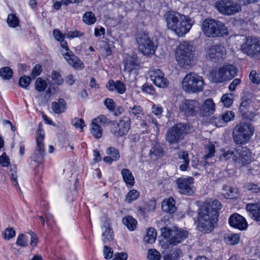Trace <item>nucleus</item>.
Instances as JSON below:
<instances>
[{
	"mask_svg": "<svg viewBox=\"0 0 260 260\" xmlns=\"http://www.w3.org/2000/svg\"><path fill=\"white\" fill-rule=\"evenodd\" d=\"M220 202L214 200L211 203H204L199 211L198 228L199 231L205 232H211L214 228V224L217 221L218 211L221 209Z\"/></svg>",
	"mask_w": 260,
	"mask_h": 260,
	"instance_id": "obj_1",
	"label": "nucleus"
},
{
	"mask_svg": "<svg viewBox=\"0 0 260 260\" xmlns=\"http://www.w3.org/2000/svg\"><path fill=\"white\" fill-rule=\"evenodd\" d=\"M163 237L160 243L164 249L169 248V245H176L184 240L188 235L187 231L181 228L173 227L171 229L167 228L161 229Z\"/></svg>",
	"mask_w": 260,
	"mask_h": 260,
	"instance_id": "obj_2",
	"label": "nucleus"
},
{
	"mask_svg": "<svg viewBox=\"0 0 260 260\" xmlns=\"http://www.w3.org/2000/svg\"><path fill=\"white\" fill-rule=\"evenodd\" d=\"M222 160L232 159L235 163L241 166L249 164L252 161L251 152L247 147H237L234 149L224 151L220 156Z\"/></svg>",
	"mask_w": 260,
	"mask_h": 260,
	"instance_id": "obj_3",
	"label": "nucleus"
},
{
	"mask_svg": "<svg viewBox=\"0 0 260 260\" xmlns=\"http://www.w3.org/2000/svg\"><path fill=\"white\" fill-rule=\"evenodd\" d=\"M202 29L208 37H221L229 35L228 29L223 23L212 19H206L203 21Z\"/></svg>",
	"mask_w": 260,
	"mask_h": 260,
	"instance_id": "obj_4",
	"label": "nucleus"
},
{
	"mask_svg": "<svg viewBox=\"0 0 260 260\" xmlns=\"http://www.w3.org/2000/svg\"><path fill=\"white\" fill-rule=\"evenodd\" d=\"M205 85L203 77L193 72L186 74L181 82L182 89L189 93H196L202 91Z\"/></svg>",
	"mask_w": 260,
	"mask_h": 260,
	"instance_id": "obj_5",
	"label": "nucleus"
},
{
	"mask_svg": "<svg viewBox=\"0 0 260 260\" xmlns=\"http://www.w3.org/2000/svg\"><path fill=\"white\" fill-rule=\"evenodd\" d=\"M195 47L188 41H182L177 47L176 58L179 64L189 65L196 58Z\"/></svg>",
	"mask_w": 260,
	"mask_h": 260,
	"instance_id": "obj_6",
	"label": "nucleus"
},
{
	"mask_svg": "<svg viewBox=\"0 0 260 260\" xmlns=\"http://www.w3.org/2000/svg\"><path fill=\"white\" fill-rule=\"evenodd\" d=\"M214 67L209 71L208 78L213 83H219L233 79L237 73L235 66Z\"/></svg>",
	"mask_w": 260,
	"mask_h": 260,
	"instance_id": "obj_7",
	"label": "nucleus"
},
{
	"mask_svg": "<svg viewBox=\"0 0 260 260\" xmlns=\"http://www.w3.org/2000/svg\"><path fill=\"white\" fill-rule=\"evenodd\" d=\"M136 39L138 49L143 54L150 55L154 53L156 45L148 32L145 31L138 32L136 35Z\"/></svg>",
	"mask_w": 260,
	"mask_h": 260,
	"instance_id": "obj_8",
	"label": "nucleus"
},
{
	"mask_svg": "<svg viewBox=\"0 0 260 260\" xmlns=\"http://www.w3.org/2000/svg\"><path fill=\"white\" fill-rule=\"evenodd\" d=\"M253 127L249 123L242 122L237 125L234 132V140L236 144H244L249 141L254 133Z\"/></svg>",
	"mask_w": 260,
	"mask_h": 260,
	"instance_id": "obj_9",
	"label": "nucleus"
},
{
	"mask_svg": "<svg viewBox=\"0 0 260 260\" xmlns=\"http://www.w3.org/2000/svg\"><path fill=\"white\" fill-rule=\"evenodd\" d=\"M217 11L225 15H232L241 10L240 5L230 0H219L215 4Z\"/></svg>",
	"mask_w": 260,
	"mask_h": 260,
	"instance_id": "obj_10",
	"label": "nucleus"
},
{
	"mask_svg": "<svg viewBox=\"0 0 260 260\" xmlns=\"http://www.w3.org/2000/svg\"><path fill=\"white\" fill-rule=\"evenodd\" d=\"M193 24L194 21L192 19L183 14L171 30L178 37H183L189 31Z\"/></svg>",
	"mask_w": 260,
	"mask_h": 260,
	"instance_id": "obj_11",
	"label": "nucleus"
},
{
	"mask_svg": "<svg viewBox=\"0 0 260 260\" xmlns=\"http://www.w3.org/2000/svg\"><path fill=\"white\" fill-rule=\"evenodd\" d=\"M241 50L248 55L260 56V38H247L241 46Z\"/></svg>",
	"mask_w": 260,
	"mask_h": 260,
	"instance_id": "obj_12",
	"label": "nucleus"
},
{
	"mask_svg": "<svg viewBox=\"0 0 260 260\" xmlns=\"http://www.w3.org/2000/svg\"><path fill=\"white\" fill-rule=\"evenodd\" d=\"M131 119L124 116L121 118L111 128V133L116 137H121L127 135L131 128Z\"/></svg>",
	"mask_w": 260,
	"mask_h": 260,
	"instance_id": "obj_13",
	"label": "nucleus"
},
{
	"mask_svg": "<svg viewBox=\"0 0 260 260\" xmlns=\"http://www.w3.org/2000/svg\"><path fill=\"white\" fill-rule=\"evenodd\" d=\"M200 104L198 101L186 100L181 101L180 103L179 111L186 116H194L198 114Z\"/></svg>",
	"mask_w": 260,
	"mask_h": 260,
	"instance_id": "obj_14",
	"label": "nucleus"
},
{
	"mask_svg": "<svg viewBox=\"0 0 260 260\" xmlns=\"http://www.w3.org/2000/svg\"><path fill=\"white\" fill-rule=\"evenodd\" d=\"M186 126L182 123L175 125L166 134V140L170 144L177 143L182 139L185 133Z\"/></svg>",
	"mask_w": 260,
	"mask_h": 260,
	"instance_id": "obj_15",
	"label": "nucleus"
},
{
	"mask_svg": "<svg viewBox=\"0 0 260 260\" xmlns=\"http://www.w3.org/2000/svg\"><path fill=\"white\" fill-rule=\"evenodd\" d=\"M194 179L191 177H180L176 180L178 191L182 194L191 195L193 192Z\"/></svg>",
	"mask_w": 260,
	"mask_h": 260,
	"instance_id": "obj_16",
	"label": "nucleus"
},
{
	"mask_svg": "<svg viewBox=\"0 0 260 260\" xmlns=\"http://www.w3.org/2000/svg\"><path fill=\"white\" fill-rule=\"evenodd\" d=\"M150 77L153 83L157 87L166 88L169 85L168 79L164 77V73L160 70L156 69L149 72Z\"/></svg>",
	"mask_w": 260,
	"mask_h": 260,
	"instance_id": "obj_17",
	"label": "nucleus"
},
{
	"mask_svg": "<svg viewBox=\"0 0 260 260\" xmlns=\"http://www.w3.org/2000/svg\"><path fill=\"white\" fill-rule=\"evenodd\" d=\"M229 223L231 226L241 231L246 229L248 226L245 218L238 213L230 216Z\"/></svg>",
	"mask_w": 260,
	"mask_h": 260,
	"instance_id": "obj_18",
	"label": "nucleus"
},
{
	"mask_svg": "<svg viewBox=\"0 0 260 260\" xmlns=\"http://www.w3.org/2000/svg\"><path fill=\"white\" fill-rule=\"evenodd\" d=\"M181 14L174 11H168L163 16V18L166 22V25L169 29L174 28L175 24L177 23L182 16Z\"/></svg>",
	"mask_w": 260,
	"mask_h": 260,
	"instance_id": "obj_19",
	"label": "nucleus"
},
{
	"mask_svg": "<svg viewBox=\"0 0 260 260\" xmlns=\"http://www.w3.org/2000/svg\"><path fill=\"white\" fill-rule=\"evenodd\" d=\"M106 117L104 116H100L92 121L91 124L90 132L95 138H100L103 134V129L100 123L105 122Z\"/></svg>",
	"mask_w": 260,
	"mask_h": 260,
	"instance_id": "obj_20",
	"label": "nucleus"
},
{
	"mask_svg": "<svg viewBox=\"0 0 260 260\" xmlns=\"http://www.w3.org/2000/svg\"><path fill=\"white\" fill-rule=\"evenodd\" d=\"M215 104L211 99L206 100L200 107L198 113L201 116H208L215 111Z\"/></svg>",
	"mask_w": 260,
	"mask_h": 260,
	"instance_id": "obj_21",
	"label": "nucleus"
},
{
	"mask_svg": "<svg viewBox=\"0 0 260 260\" xmlns=\"http://www.w3.org/2000/svg\"><path fill=\"white\" fill-rule=\"evenodd\" d=\"M109 90H116L119 94H123L126 91V86L123 82L117 81L115 82L113 80H110L106 85Z\"/></svg>",
	"mask_w": 260,
	"mask_h": 260,
	"instance_id": "obj_22",
	"label": "nucleus"
},
{
	"mask_svg": "<svg viewBox=\"0 0 260 260\" xmlns=\"http://www.w3.org/2000/svg\"><path fill=\"white\" fill-rule=\"evenodd\" d=\"M246 208L252 218L256 221H260V206L258 204H248Z\"/></svg>",
	"mask_w": 260,
	"mask_h": 260,
	"instance_id": "obj_23",
	"label": "nucleus"
},
{
	"mask_svg": "<svg viewBox=\"0 0 260 260\" xmlns=\"http://www.w3.org/2000/svg\"><path fill=\"white\" fill-rule=\"evenodd\" d=\"M178 156L180 159L178 162L180 164L179 166L180 170L181 171H187L190 162L188 152L186 151H180L178 153Z\"/></svg>",
	"mask_w": 260,
	"mask_h": 260,
	"instance_id": "obj_24",
	"label": "nucleus"
},
{
	"mask_svg": "<svg viewBox=\"0 0 260 260\" xmlns=\"http://www.w3.org/2000/svg\"><path fill=\"white\" fill-rule=\"evenodd\" d=\"M161 208L166 213H174L176 211L175 200L173 198L164 199L161 204Z\"/></svg>",
	"mask_w": 260,
	"mask_h": 260,
	"instance_id": "obj_25",
	"label": "nucleus"
},
{
	"mask_svg": "<svg viewBox=\"0 0 260 260\" xmlns=\"http://www.w3.org/2000/svg\"><path fill=\"white\" fill-rule=\"evenodd\" d=\"M224 52V48L222 45H215L211 47L208 54L211 59L219 58L222 57Z\"/></svg>",
	"mask_w": 260,
	"mask_h": 260,
	"instance_id": "obj_26",
	"label": "nucleus"
},
{
	"mask_svg": "<svg viewBox=\"0 0 260 260\" xmlns=\"http://www.w3.org/2000/svg\"><path fill=\"white\" fill-rule=\"evenodd\" d=\"M222 196L226 199H236L239 196V192L237 188L229 186H224L222 191Z\"/></svg>",
	"mask_w": 260,
	"mask_h": 260,
	"instance_id": "obj_27",
	"label": "nucleus"
},
{
	"mask_svg": "<svg viewBox=\"0 0 260 260\" xmlns=\"http://www.w3.org/2000/svg\"><path fill=\"white\" fill-rule=\"evenodd\" d=\"M163 155L162 147L159 143H155L153 145L149 152V156L152 160H156Z\"/></svg>",
	"mask_w": 260,
	"mask_h": 260,
	"instance_id": "obj_28",
	"label": "nucleus"
},
{
	"mask_svg": "<svg viewBox=\"0 0 260 260\" xmlns=\"http://www.w3.org/2000/svg\"><path fill=\"white\" fill-rule=\"evenodd\" d=\"M140 125L143 127L151 126L154 125V131L156 133H158L159 124H158L156 119L150 115H147L145 116V120L140 123Z\"/></svg>",
	"mask_w": 260,
	"mask_h": 260,
	"instance_id": "obj_29",
	"label": "nucleus"
},
{
	"mask_svg": "<svg viewBox=\"0 0 260 260\" xmlns=\"http://www.w3.org/2000/svg\"><path fill=\"white\" fill-rule=\"evenodd\" d=\"M216 143V142L213 143L209 141L208 143L205 146V155L203 157L205 160V166H206L207 164L206 160L209 158L212 157L214 156L215 152Z\"/></svg>",
	"mask_w": 260,
	"mask_h": 260,
	"instance_id": "obj_30",
	"label": "nucleus"
},
{
	"mask_svg": "<svg viewBox=\"0 0 260 260\" xmlns=\"http://www.w3.org/2000/svg\"><path fill=\"white\" fill-rule=\"evenodd\" d=\"M121 173L123 181L128 187H131L134 185L135 178L130 170L127 169H123L121 170Z\"/></svg>",
	"mask_w": 260,
	"mask_h": 260,
	"instance_id": "obj_31",
	"label": "nucleus"
},
{
	"mask_svg": "<svg viewBox=\"0 0 260 260\" xmlns=\"http://www.w3.org/2000/svg\"><path fill=\"white\" fill-rule=\"evenodd\" d=\"M31 159L38 164L42 163L44 159V146H41L40 148H38V146H37L36 150L31 156Z\"/></svg>",
	"mask_w": 260,
	"mask_h": 260,
	"instance_id": "obj_32",
	"label": "nucleus"
},
{
	"mask_svg": "<svg viewBox=\"0 0 260 260\" xmlns=\"http://www.w3.org/2000/svg\"><path fill=\"white\" fill-rule=\"evenodd\" d=\"M67 104L63 99H59L57 102H53L52 104L53 111L57 114L65 112Z\"/></svg>",
	"mask_w": 260,
	"mask_h": 260,
	"instance_id": "obj_33",
	"label": "nucleus"
},
{
	"mask_svg": "<svg viewBox=\"0 0 260 260\" xmlns=\"http://www.w3.org/2000/svg\"><path fill=\"white\" fill-rule=\"evenodd\" d=\"M240 239V236L238 234H225L224 237V242L230 245H234L237 244Z\"/></svg>",
	"mask_w": 260,
	"mask_h": 260,
	"instance_id": "obj_34",
	"label": "nucleus"
},
{
	"mask_svg": "<svg viewBox=\"0 0 260 260\" xmlns=\"http://www.w3.org/2000/svg\"><path fill=\"white\" fill-rule=\"evenodd\" d=\"M156 237V230L154 228H150L147 230L146 234L144 237V240L146 243L151 244L155 241Z\"/></svg>",
	"mask_w": 260,
	"mask_h": 260,
	"instance_id": "obj_35",
	"label": "nucleus"
},
{
	"mask_svg": "<svg viewBox=\"0 0 260 260\" xmlns=\"http://www.w3.org/2000/svg\"><path fill=\"white\" fill-rule=\"evenodd\" d=\"M122 222L129 231H134L136 228L137 221L132 216H127L124 217L123 218Z\"/></svg>",
	"mask_w": 260,
	"mask_h": 260,
	"instance_id": "obj_36",
	"label": "nucleus"
},
{
	"mask_svg": "<svg viewBox=\"0 0 260 260\" xmlns=\"http://www.w3.org/2000/svg\"><path fill=\"white\" fill-rule=\"evenodd\" d=\"M48 86V83L46 80H44L41 77L37 78L36 80L35 87V89L38 92H43L45 90Z\"/></svg>",
	"mask_w": 260,
	"mask_h": 260,
	"instance_id": "obj_37",
	"label": "nucleus"
},
{
	"mask_svg": "<svg viewBox=\"0 0 260 260\" xmlns=\"http://www.w3.org/2000/svg\"><path fill=\"white\" fill-rule=\"evenodd\" d=\"M64 56L70 65H82L83 64L79 58L74 54L66 53Z\"/></svg>",
	"mask_w": 260,
	"mask_h": 260,
	"instance_id": "obj_38",
	"label": "nucleus"
},
{
	"mask_svg": "<svg viewBox=\"0 0 260 260\" xmlns=\"http://www.w3.org/2000/svg\"><path fill=\"white\" fill-rule=\"evenodd\" d=\"M251 103L252 102L250 100H246L242 102L239 107V109L243 115H246L247 111L250 112H252L251 106Z\"/></svg>",
	"mask_w": 260,
	"mask_h": 260,
	"instance_id": "obj_39",
	"label": "nucleus"
},
{
	"mask_svg": "<svg viewBox=\"0 0 260 260\" xmlns=\"http://www.w3.org/2000/svg\"><path fill=\"white\" fill-rule=\"evenodd\" d=\"M12 70L8 66L0 69V76L5 80H9L13 76Z\"/></svg>",
	"mask_w": 260,
	"mask_h": 260,
	"instance_id": "obj_40",
	"label": "nucleus"
},
{
	"mask_svg": "<svg viewBox=\"0 0 260 260\" xmlns=\"http://www.w3.org/2000/svg\"><path fill=\"white\" fill-rule=\"evenodd\" d=\"M7 22L8 25L11 27H16L19 25L20 21L16 14H10L8 16Z\"/></svg>",
	"mask_w": 260,
	"mask_h": 260,
	"instance_id": "obj_41",
	"label": "nucleus"
},
{
	"mask_svg": "<svg viewBox=\"0 0 260 260\" xmlns=\"http://www.w3.org/2000/svg\"><path fill=\"white\" fill-rule=\"evenodd\" d=\"M102 231L103 241L104 243L110 241L113 239L112 232L109 227L104 226L102 228Z\"/></svg>",
	"mask_w": 260,
	"mask_h": 260,
	"instance_id": "obj_42",
	"label": "nucleus"
},
{
	"mask_svg": "<svg viewBox=\"0 0 260 260\" xmlns=\"http://www.w3.org/2000/svg\"><path fill=\"white\" fill-rule=\"evenodd\" d=\"M45 138V132L44 130L40 127L36 132V142L38 148L41 146H44L43 141Z\"/></svg>",
	"mask_w": 260,
	"mask_h": 260,
	"instance_id": "obj_43",
	"label": "nucleus"
},
{
	"mask_svg": "<svg viewBox=\"0 0 260 260\" xmlns=\"http://www.w3.org/2000/svg\"><path fill=\"white\" fill-rule=\"evenodd\" d=\"M83 20L86 24L91 25L95 22L96 19L92 12H86L83 16Z\"/></svg>",
	"mask_w": 260,
	"mask_h": 260,
	"instance_id": "obj_44",
	"label": "nucleus"
},
{
	"mask_svg": "<svg viewBox=\"0 0 260 260\" xmlns=\"http://www.w3.org/2000/svg\"><path fill=\"white\" fill-rule=\"evenodd\" d=\"M210 122L216 127H223L225 125L222 120V116L219 115L212 116L210 119Z\"/></svg>",
	"mask_w": 260,
	"mask_h": 260,
	"instance_id": "obj_45",
	"label": "nucleus"
},
{
	"mask_svg": "<svg viewBox=\"0 0 260 260\" xmlns=\"http://www.w3.org/2000/svg\"><path fill=\"white\" fill-rule=\"evenodd\" d=\"M124 65H138L137 55L133 53L132 55L126 54L124 57Z\"/></svg>",
	"mask_w": 260,
	"mask_h": 260,
	"instance_id": "obj_46",
	"label": "nucleus"
},
{
	"mask_svg": "<svg viewBox=\"0 0 260 260\" xmlns=\"http://www.w3.org/2000/svg\"><path fill=\"white\" fill-rule=\"evenodd\" d=\"M234 95L232 93H225L221 98V102L224 106L230 107L233 103Z\"/></svg>",
	"mask_w": 260,
	"mask_h": 260,
	"instance_id": "obj_47",
	"label": "nucleus"
},
{
	"mask_svg": "<svg viewBox=\"0 0 260 260\" xmlns=\"http://www.w3.org/2000/svg\"><path fill=\"white\" fill-rule=\"evenodd\" d=\"M139 197V192L136 189L130 190L125 197V201L131 203L136 200Z\"/></svg>",
	"mask_w": 260,
	"mask_h": 260,
	"instance_id": "obj_48",
	"label": "nucleus"
},
{
	"mask_svg": "<svg viewBox=\"0 0 260 260\" xmlns=\"http://www.w3.org/2000/svg\"><path fill=\"white\" fill-rule=\"evenodd\" d=\"M16 235V232L13 228H8L3 233V237L5 239L9 240L14 237Z\"/></svg>",
	"mask_w": 260,
	"mask_h": 260,
	"instance_id": "obj_49",
	"label": "nucleus"
},
{
	"mask_svg": "<svg viewBox=\"0 0 260 260\" xmlns=\"http://www.w3.org/2000/svg\"><path fill=\"white\" fill-rule=\"evenodd\" d=\"M222 120L225 124L234 120L235 113L232 111H226L222 114Z\"/></svg>",
	"mask_w": 260,
	"mask_h": 260,
	"instance_id": "obj_50",
	"label": "nucleus"
},
{
	"mask_svg": "<svg viewBox=\"0 0 260 260\" xmlns=\"http://www.w3.org/2000/svg\"><path fill=\"white\" fill-rule=\"evenodd\" d=\"M147 257L149 260H159L160 253L155 249H149L147 252Z\"/></svg>",
	"mask_w": 260,
	"mask_h": 260,
	"instance_id": "obj_51",
	"label": "nucleus"
},
{
	"mask_svg": "<svg viewBox=\"0 0 260 260\" xmlns=\"http://www.w3.org/2000/svg\"><path fill=\"white\" fill-rule=\"evenodd\" d=\"M129 112L131 114L139 117L140 115H143V110L142 107L138 105H135L132 108H129Z\"/></svg>",
	"mask_w": 260,
	"mask_h": 260,
	"instance_id": "obj_52",
	"label": "nucleus"
},
{
	"mask_svg": "<svg viewBox=\"0 0 260 260\" xmlns=\"http://www.w3.org/2000/svg\"><path fill=\"white\" fill-rule=\"evenodd\" d=\"M31 82V79L29 76H23L19 80V84L20 87L26 89Z\"/></svg>",
	"mask_w": 260,
	"mask_h": 260,
	"instance_id": "obj_53",
	"label": "nucleus"
},
{
	"mask_svg": "<svg viewBox=\"0 0 260 260\" xmlns=\"http://www.w3.org/2000/svg\"><path fill=\"white\" fill-rule=\"evenodd\" d=\"M249 77L253 84H259L260 83V73H257L256 71H251Z\"/></svg>",
	"mask_w": 260,
	"mask_h": 260,
	"instance_id": "obj_54",
	"label": "nucleus"
},
{
	"mask_svg": "<svg viewBox=\"0 0 260 260\" xmlns=\"http://www.w3.org/2000/svg\"><path fill=\"white\" fill-rule=\"evenodd\" d=\"M51 78L55 84L60 85L63 83V79L61 75L57 71H53L51 74Z\"/></svg>",
	"mask_w": 260,
	"mask_h": 260,
	"instance_id": "obj_55",
	"label": "nucleus"
},
{
	"mask_svg": "<svg viewBox=\"0 0 260 260\" xmlns=\"http://www.w3.org/2000/svg\"><path fill=\"white\" fill-rule=\"evenodd\" d=\"M244 188L250 190L253 192L258 193L260 192V187L258 185L254 184L252 182H248L244 184Z\"/></svg>",
	"mask_w": 260,
	"mask_h": 260,
	"instance_id": "obj_56",
	"label": "nucleus"
},
{
	"mask_svg": "<svg viewBox=\"0 0 260 260\" xmlns=\"http://www.w3.org/2000/svg\"><path fill=\"white\" fill-rule=\"evenodd\" d=\"M180 253V250H173L171 253L165 256L164 260H177V258L179 256Z\"/></svg>",
	"mask_w": 260,
	"mask_h": 260,
	"instance_id": "obj_57",
	"label": "nucleus"
},
{
	"mask_svg": "<svg viewBox=\"0 0 260 260\" xmlns=\"http://www.w3.org/2000/svg\"><path fill=\"white\" fill-rule=\"evenodd\" d=\"M72 124L76 128L82 129L85 126L84 121L82 119L75 118L72 120Z\"/></svg>",
	"mask_w": 260,
	"mask_h": 260,
	"instance_id": "obj_58",
	"label": "nucleus"
},
{
	"mask_svg": "<svg viewBox=\"0 0 260 260\" xmlns=\"http://www.w3.org/2000/svg\"><path fill=\"white\" fill-rule=\"evenodd\" d=\"M0 164L3 167H8L10 164V159L5 153L0 156Z\"/></svg>",
	"mask_w": 260,
	"mask_h": 260,
	"instance_id": "obj_59",
	"label": "nucleus"
},
{
	"mask_svg": "<svg viewBox=\"0 0 260 260\" xmlns=\"http://www.w3.org/2000/svg\"><path fill=\"white\" fill-rule=\"evenodd\" d=\"M27 240L23 234L18 235L16 241V244L21 246H25L27 245Z\"/></svg>",
	"mask_w": 260,
	"mask_h": 260,
	"instance_id": "obj_60",
	"label": "nucleus"
},
{
	"mask_svg": "<svg viewBox=\"0 0 260 260\" xmlns=\"http://www.w3.org/2000/svg\"><path fill=\"white\" fill-rule=\"evenodd\" d=\"M105 105L110 111H113L115 107V103L111 99H106L104 102Z\"/></svg>",
	"mask_w": 260,
	"mask_h": 260,
	"instance_id": "obj_61",
	"label": "nucleus"
},
{
	"mask_svg": "<svg viewBox=\"0 0 260 260\" xmlns=\"http://www.w3.org/2000/svg\"><path fill=\"white\" fill-rule=\"evenodd\" d=\"M83 33L78 31V30H74V31H70L67 34H66V36L68 38L73 39L75 37H79L83 35Z\"/></svg>",
	"mask_w": 260,
	"mask_h": 260,
	"instance_id": "obj_62",
	"label": "nucleus"
},
{
	"mask_svg": "<svg viewBox=\"0 0 260 260\" xmlns=\"http://www.w3.org/2000/svg\"><path fill=\"white\" fill-rule=\"evenodd\" d=\"M152 112L156 116L161 115L163 110L161 106L153 104L151 108Z\"/></svg>",
	"mask_w": 260,
	"mask_h": 260,
	"instance_id": "obj_63",
	"label": "nucleus"
},
{
	"mask_svg": "<svg viewBox=\"0 0 260 260\" xmlns=\"http://www.w3.org/2000/svg\"><path fill=\"white\" fill-rule=\"evenodd\" d=\"M113 253L112 248L107 246H105L104 249V255L106 259H110L113 256Z\"/></svg>",
	"mask_w": 260,
	"mask_h": 260,
	"instance_id": "obj_64",
	"label": "nucleus"
}]
</instances>
